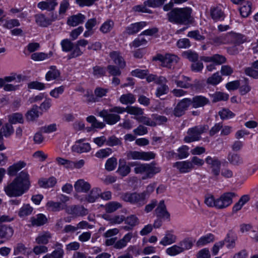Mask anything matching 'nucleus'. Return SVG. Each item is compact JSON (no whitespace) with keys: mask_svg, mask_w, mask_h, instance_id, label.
Returning <instances> with one entry per match:
<instances>
[{"mask_svg":"<svg viewBox=\"0 0 258 258\" xmlns=\"http://www.w3.org/2000/svg\"><path fill=\"white\" fill-rule=\"evenodd\" d=\"M24 166L25 164L23 162H17L9 167L8 174L13 176Z\"/></svg>","mask_w":258,"mask_h":258,"instance_id":"57","label":"nucleus"},{"mask_svg":"<svg viewBox=\"0 0 258 258\" xmlns=\"http://www.w3.org/2000/svg\"><path fill=\"white\" fill-rule=\"evenodd\" d=\"M107 69L109 74L113 77L120 76L121 74V68L118 66L109 64L107 67Z\"/></svg>","mask_w":258,"mask_h":258,"instance_id":"59","label":"nucleus"},{"mask_svg":"<svg viewBox=\"0 0 258 258\" xmlns=\"http://www.w3.org/2000/svg\"><path fill=\"white\" fill-rule=\"evenodd\" d=\"M115 106L108 109H103L98 113V116L103 118V121L108 125H114L121 119L120 114L113 110Z\"/></svg>","mask_w":258,"mask_h":258,"instance_id":"5","label":"nucleus"},{"mask_svg":"<svg viewBox=\"0 0 258 258\" xmlns=\"http://www.w3.org/2000/svg\"><path fill=\"white\" fill-rule=\"evenodd\" d=\"M165 253L169 256H175L182 253V248L179 246L178 244H174L167 248Z\"/></svg>","mask_w":258,"mask_h":258,"instance_id":"33","label":"nucleus"},{"mask_svg":"<svg viewBox=\"0 0 258 258\" xmlns=\"http://www.w3.org/2000/svg\"><path fill=\"white\" fill-rule=\"evenodd\" d=\"M214 240V236L211 233L206 234L201 237L197 241V244L199 246H204Z\"/></svg>","mask_w":258,"mask_h":258,"instance_id":"40","label":"nucleus"},{"mask_svg":"<svg viewBox=\"0 0 258 258\" xmlns=\"http://www.w3.org/2000/svg\"><path fill=\"white\" fill-rule=\"evenodd\" d=\"M65 205L59 202H56L53 201H48L46 204L47 210L52 212H58L65 208Z\"/></svg>","mask_w":258,"mask_h":258,"instance_id":"29","label":"nucleus"},{"mask_svg":"<svg viewBox=\"0 0 258 258\" xmlns=\"http://www.w3.org/2000/svg\"><path fill=\"white\" fill-rule=\"evenodd\" d=\"M244 74L254 79H258V60L251 63L250 67H246L244 69Z\"/></svg>","mask_w":258,"mask_h":258,"instance_id":"22","label":"nucleus"},{"mask_svg":"<svg viewBox=\"0 0 258 258\" xmlns=\"http://www.w3.org/2000/svg\"><path fill=\"white\" fill-rule=\"evenodd\" d=\"M183 80H175V83L178 87H180L184 89H188L191 87L192 85L188 82L187 81H189L190 79L188 77L184 76H182Z\"/></svg>","mask_w":258,"mask_h":258,"instance_id":"61","label":"nucleus"},{"mask_svg":"<svg viewBox=\"0 0 258 258\" xmlns=\"http://www.w3.org/2000/svg\"><path fill=\"white\" fill-rule=\"evenodd\" d=\"M156 154L153 152L131 151L127 153V157L130 159L149 161L154 159Z\"/></svg>","mask_w":258,"mask_h":258,"instance_id":"9","label":"nucleus"},{"mask_svg":"<svg viewBox=\"0 0 258 258\" xmlns=\"http://www.w3.org/2000/svg\"><path fill=\"white\" fill-rule=\"evenodd\" d=\"M50 17H47L43 13L37 14L34 15L35 23L41 27L46 28L52 25V23L58 20V15L56 13H49Z\"/></svg>","mask_w":258,"mask_h":258,"instance_id":"7","label":"nucleus"},{"mask_svg":"<svg viewBox=\"0 0 258 258\" xmlns=\"http://www.w3.org/2000/svg\"><path fill=\"white\" fill-rule=\"evenodd\" d=\"M222 81V78L218 73H214L211 77H209L206 83L208 85H212L216 86L221 83Z\"/></svg>","mask_w":258,"mask_h":258,"instance_id":"47","label":"nucleus"},{"mask_svg":"<svg viewBox=\"0 0 258 258\" xmlns=\"http://www.w3.org/2000/svg\"><path fill=\"white\" fill-rule=\"evenodd\" d=\"M188 150L189 147L186 145H182L179 147L177 150L178 152L177 153L178 159L181 160L186 158L189 155Z\"/></svg>","mask_w":258,"mask_h":258,"instance_id":"55","label":"nucleus"},{"mask_svg":"<svg viewBox=\"0 0 258 258\" xmlns=\"http://www.w3.org/2000/svg\"><path fill=\"white\" fill-rule=\"evenodd\" d=\"M50 238V234L49 232H45L40 234L36 238V241L38 244H47Z\"/></svg>","mask_w":258,"mask_h":258,"instance_id":"56","label":"nucleus"},{"mask_svg":"<svg viewBox=\"0 0 258 258\" xmlns=\"http://www.w3.org/2000/svg\"><path fill=\"white\" fill-rule=\"evenodd\" d=\"M101 191L99 188H93L86 200L89 203H93L100 197Z\"/></svg>","mask_w":258,"mask_h":258,"instance_id":"45","label":"nucleus"},{"mask_svg":"<svg viewBox=\"0 0 258 258\" xmlns=\"http://www.w3.org/2000/svg\"><path fill=\"white\" fill-rule=\"evenodd\" d=\"M251 9L252 3L246 1L239 10L241 17L244 18L248 17L252 13Z\"/></svg>","mask_w":258,"mask_h":258,"instance_id":"30","label":"nucleus"},{"mask_svg":"<svg viewBox=\"0 0 258 258\" xmlns=\"http://www.w3.org/2000/svg\"><path fill=\"white\" fill-rule=\"evenodd\" d=\"M146 25L147 23L144 21L132 23L125 28V32L128 35H134L140 32Z\"/></svg>","mask_w":258,"mask_h":258,"instance_id":"19","label":"nucleus"},{"mask_svg":"<svg viewBox=\"0 0 258 258\" xmlns=\"http://www.w3.org/2000/svg\"><path fill=\"white\" fill-rule=\"evenodd\" d=\"M187 36L198 41H203L206 38L204 35L200 33L199 30L189 31L187 34Z\"/></svg>","mask_w":258,"mask_h":258,"instance_id":"48","label":"nucleus"},{"mask_svg":"<svg viewBox=\"0 0 258 258\" xmlns=\"http://www.w3.org/2000/svg\"><path fill=\"white\" fill-rule=\"evenodd\" d=\"M24 121L23 114L20 112L13 113L9 116V121L11 124L23 123Z\"/></svg>","mask_w":258,"mask_h":258,"instance_id":"38","label":"nucleus"},{"mask_svg":"<svg viewBox=\"0 0 258 258\" xmlns=\"http://www.w3.org/2000/svg\"><path fill=\"white\" fill-rule=\"evenodd\" d=\"M218 114L220 118L223 120L233 118L235 116L234 113L231 111L229 109L225 108H223L222 110H220L218 112Z\"/></svg>","mask_w":258,"mask_h":258,"instance_id":"42","label":"nucleus"},{"mask_svg":"<svg viewBox=\"0 0 258 258\" xmlns=\"http://www.w3.org/2000/svg\"><path fill=\"white\" fill-rule=\"evenodd\" d=\"M85 16L81 13L72 16L68 19L67 24L72 26H76L83 23Z\"/></svg>","mask_w":258,"mask_h":258,"instance_id":"28","label":"nucleus"},{"mask_svg":"<svg viewBox=\"0 0 258 258\" xmlns=\"http://www.w3.org/2000/svg\"><path fill=\"white\" fill-rule=\"evenodd\" d=\"M176 46L179 48H188L191 46V43L188 38H181L176 42Z\"/></svg>","mask_w":258,"mask_h":258,"instance_id":"63","label":"nucleus"},{"mask_svg":"<svg viewBox=\"0 0 258 258\" xmlns=\"http://www.w3.org/2000/svg\"><path fill=\"white\" fill-rule=\"evenodd\" d=\"M88 43V40L84 39L78 40L76 43H75V49L73 50L71 53L67 55V59L70 60L81 56L83 54V52L80 49V46L85 47Z\"/></svg>","mask_w":258,"mask_h":258,"instance_id":"13","label":"nucleus"},{"mask_svg":"<svg viewBox=\"0 0 258 258\" xmlns=\"http://www.w3.org/2000/svg\"><path fill=\"white\" fill-rule=\"evenodd\" d=\"M192 9L190 7H176L166 14L168 21L178 25L190 26L194 22L191 16Z\"/></svg>","mask_w":258,"mask_h":258,"instance_id":"2","label":"nucleus"},{"mask_svg":"<svg viewBox=\"0 0 258 258\" xmlns=\"http://www.w3.org/2000/svg\"><path fill=\"white\" fill-rule=\"evenodd\" d=\"M119 101L122 104H132L136 101L135 96L131 93L121 95Z\"/></svg>","mask_w":258,"mask_h":258,"instance_id":"39","label":"nucleus"},{"mask_svg":"<svg viewBox=\"0 0 258 258\" xmlns=\"http://www.w3.org/2000/svg\"><path fill=\"white\" fill-rule=\"evenodd\" d=\"M177 240V236L173 230H167L164 236L160 240L159 244L164 246H166L175 243Z\"/></svg>","mask_w":258,"mask_h":258,"instance_id":"17","label":"nucleus"},{"mask_svg":"<svg viewBox=\"0 0 258 258\" xmlns=\"http://www.w3.org/2000/svg\"><path fill=\"white\" fill-rule=\"evenodd\" d=\"M113 110L117 112V114H123L126 112L131 115H140L144 113L143 110L141 108L133 106H127L126 108L121 106H115Z\"/></svg>","mask_w":258,"mask_h":258,"instance_id":"16","label":"nucleus"},{"mask_svg":"<svg viewBox=\"0 0 258 258\" xmlns=\"http://www.w3.org/2000/svg\"><path fill=\"white\" fill-rule=\"evenodd\" d=\"M122 199L127 202L138 205H143L145 203L144 198L141 194L126 193L122 196Z\"/></svg>","mask_w":258,"mask_h":258,"instance_id":"11","label":"nucleus"},{"mask_svg":"<svg viewBox=\"0 0 258 258\" xmlns=\"http://www.w3.org/2000/svg\"><path fill=\"white\" fill-rule=\"evenodd\" d=\"M202 165L201 162H175L174 167L180 172L186 173Z\"/></svg>","mask_w":258,"mask_h":258,"instance_id":"15","label":"nucleus"},{"mask_svg":"<svg viewBox=\"0 0 258 258\" xmlns=\"http://www.w3.org/2000/svg\"><path fill=\"white\" fill-rule=\"evenodd\" d=\"M30 186L29 173L25 171H22L11 183L5 187V191L9 197H19L28 191Z\"/></svg>","mask_w":258,"mask_h":258,"instance_id":"1","label":"nucleus"},{"mask_svg":"<svg viewBox=\"0 0 258 258\" xmlns=\"http://www.w3.org/2000/svg\"><path fill=\"white\" fill-rule=\"evenodd\" d=\"M209 129L207 124L195 125L189 127L187 131V135L183 138V142L185 143H191L201 140L202 135L206 133Z\"/></svg>","mask_w":258,"mask_h":258,"instance_id":"3","label":"nucleus"},{"mask_svg":"<svg viewBox=\"0 0 258 258\" xmlns=\"http://www.w3.org/2000/svg\"><path fill=\"white\" fill-rule=\"evenodd\" d=\"M190 105L192 108H198L203 107L210 103L209 99L203 95H196L190 98Z\"/></svg>","mask_w":258,"mask_h":258,"instance_id":"18","label":"nucleus"},{"mask_svg":"<svg viewBox=\"0 0 258 258\" xmlns=\"http://www.w3.org/2000/svg\"><path fill=\"white\" fill-rule=\"evenodd\" d=\"M182 56L191 62L197 61L199 58L198 54L191 50L184 51L182 53Z\"/></svg>","mask_w":258,"mask_h":258,"instance_id":"54","label":"nucleus"},{"mask_svg":"<svg viewBox=\"0 0 258 258\" xmlns=\"http://www.w3.org/2000/svg\"><path fill=\"white\" fill-rule=\"evenodd\" d=\"M50 254L52 258H62L64 255L62 245L60 243L56 244V248Z\"/></svg>","mask_w":258,"mask_h":258,"instance_id":"52","label":"nucleus"},{"mask_svg":"<svg viewBox=\"0 0 258 258\" xmlns=\"http://www.w3.org/2000/svg\"><path fill=\"white\" fill-rule=\"evenodd\" d=\"M130 167L126 164V162H119L118 172L122 176L127 175L130 172Z\"/></svg>","mask_w":258,"mask_h":258,"instance_id":"58","label":"nucleus"},{"mask_svg":"<svg viewBox=\"0 0 258 258\" xmlns=\"http://www.w3.org/2000/svg\"><path fill=\"white\" fill-rule=\"evenodd\" d=\"M156 213L157 216L164 219L169 220L170 214L167 211L164 201H161L156 210Z\"/></svg>","mask_w":258,"mask_h":258,"instance_id":"25","label":"nucleus"},{"mask_svg":"<svg viewBox=\"0 0 258 258\" xmlns=\"http://www.w3.org/2000/svg\"><path fill=\"white\" fill-rule=\"evenodd\" d=\"M31 220V223L33 225L41 226L46 222L47 218L44 215L39 214L36 217L32 218Z\"/></svg>","mask_w":258,"mask_h":258,"instance_id":"46","label":"nucleus"},{"mask_svg":"<svg viewBox=\"0 0 258 258\" xmlns=\"http://www.w3.org/2000/svg\"><path fill=\"white\" fill-rule=\"evenodd\" d=\"M179 60L177 55L169 53H166L164 55L161 53H157L153 56V61H159L161 62V66L171 69L172 67L176 64Z\"/></svg>","mask_w":258,"mask_h":258,"instance_id":"4","label":"nucleus"},{"mask_svg":"<svg viewBox=\"0 0 258 258\" xmlns=\"http://www.w3.org/2000/svg\"><path fill=\"white\" fill-rule=\"evenodd\" d=\"M33 208L28 204L23 205L18 212V215L22 218L31 215L33 212Z\"/></svg>","mask_w":258,"mask_h":258,"instance_id":"43","label":"nucleus"},{"mask_svg":"<svg viewBox=\"0 0 258 258\" xmlns=\"http://www.w3.org/2000/svg\"><path fill=\"white\" fill-rule=\"evenodd\" d=\"M132 237V233H127L121 239L117 241L115 243L114 247L117 249H120L125 247L127 245V243L131 240Z\"/></svg>","mask_w":258,"mask_h":258,"instance_id":"37","label":"nucleus"},{"mask_svg":"<svg viewBox=\"0 0 258 258\" xmlns=\"http://www.w3.org/2000/svg\"><path fill=\"white\" fill-rule=\"evenodd\" d=\"M111 153L112 150L110 148H107L100 149L95 153V156L98 158L103 159L108 157Z\"/></svg>","mask_w":258,"mask_h":258,"instance_id":"62","label":"nucleus"},{"mask_svg":"<svg viewBox=\"0 0 258 258\" xmlns=\"http://www.w3.org/2000/svg\"><path fill=\"white\" fill-rule=\"evenodd\" d=\"M249 197L247 195L242 196L238 202L233 207V212L235 213L241 210L242 207L249 201Z\"/></svg>","mask_w":258,"mask_h":258,"instance_id":"44","label":"nucleus"},{"mask_svg":"<svg viewBox=\"0 0 258 258\" xmlns=\"http://www.w3.org/2000/svg\"><path fill=\"white\" fill-rule=\"evenodd\" d=\"M64 209H65L67 213L74 216H83L87 213L86 209L83 208H80L76 206H65Z\"/></svg>","mask_w":258,"mask_h":258,"instance_id":"23","label":"nucleus"},{"mask_svg":"<svg viewBox=\"0 0 258 258\" xmlns=\"http://www.w3.org/2000/svg\"><path fill=\"white\" fill-rule=\"evenodd\" d=\"M160 171V168L155 166L154 164H140L135 168L136 173L143 175L142 179H143L151 178Z\"/></svg>","mask_w":258,"mask_h":258,"instance_id":"6","label":"nucleus"},{"mask_svg":"<svg viewBox=\"0 0 258 258\" xmlns=\"http://www.w3.org/2000/svg\"><path fill=\"white\" fill-rule=\"evenodd\" d=\"M125 223L128 225L127 229H130L138 225L139 224V220L136 216L131 215L126 218Z\"/></svg>","mask_w":258,"mask_h":258,"instance_id":"64","label":"nucleus"},{"mask_svg":"<svg viewBox=\"0 0 258 258\" xmlns=\"http://www.w3.org/2000/svg\"><path fill=\"white\" fill-rule=\"evenodd\" d=\"M61 50L63 52H71L73 50L75 49V44L70 39L66 38L62 39L60 42Z\"/></svg>","mask_w":258,"mask_h":258,"instance_id":"32","label":"nucleus"},{"mask_svg":"<svg viewBox=\"0 0 258 258\" xmlns=\"http://www.w3.org/2000/svg\"><path fill=\"white\" fill-rule=\"evenodd\" d=\"M40 187L47 188L52 187L56 183V179L54 177H50L48 178H41L38 181Z\"/></svg>","mask_w":258,"mask_h":258,"instance_id":"26","label":"nucleus"},{"mask_svg":"<svg viewBox=\"0 0 258 258\" xmlns=\"http://www.w3.org/2000/svg\"><path fill=\"white\" fill-rule=\"evenodd\" d=\"M39 117V111L36 105H34L33 107L27 111L25 114V117L28 121H34Z\"/></svg>","mask_w":258,"mask_h":258,"instance_id":"35","label":"nucleus"},{"mask_svg":"<svg viewBox=\"0 0 258 258\" xmlns=\"http://www.w3.org/2000/svg\"><path fill=\"white\" fill-rule=\"evenodd\" d=\"M167 0H147L144 4L151 8H158L162 6Z\"/></svg>","mask_w":258,"mask_h":258,"instance_id":"60","label":"nucleus"},{"mask_svg":"<svg viewBox=\"0 0 258 258\" xmlns=\"http://www.w3.org/2000/svg\"><path fill=\"white\" fill-rule=\"evenodd\" d=\"M27 87L29 89H34L39 91L45 89V84L37 81H34L29 82L27 84Z\"/></svg>","mask_w":258,"mask_h":258,"instance_id":"53","label":"nucleus"},{"mask_svg":"<svg viewBox=\"0 0 258 258\" xmlns=\"http://www.w3.org/2000/svg\"><path fill=\"white\" fill-rule=\"evenodd\" d=\"M210 12L211 19L214 22H222L226 16L222 8L219 6L212 7Z\"/></svg>","mask_w":258,"mask_h":258,"instance_id":"14","label":"nucleus"},{"mask_svg":"<svg viewBox=\"0 0 258 258\" xmlns=\"http://www.w3.org/2000/svg\"><path fill=\"white\" fill-rule=\"evenodd\" d=\"M189 101V98H184L180 100L173 109V115L178 117L183 115L190 105Z\"/></svg>","mask_w":258,"mask_h":258,"instance_id":"10","label":"nucleus"},{"mask_svg":"<svg viewBox=\"0 0 258 258\" xmlns=\"http://www.w3.org/2000/svg\"><path fill=\"white\" fill-rule=\"evenodd\" d=\"M114 26L113 20L108 19L105 21L100 26L99 30L103 34H107L110 32Z\"/></svg>","mask_w":258,"mask_h":258,"instance_id":"36","label":"nucleus"},{"mask_svg":"<svg viewBox=\"0 0 258 258\" xmlns=\"http://www.w3.org/2000/svg\"><path fill=\"white\" fill-rule=\"evenodd\" d=\"M148 72V69L141 70L140 69H136L132 70L130 74L133 77H135L140 79H145L147 75Z\"/></svg>","mask_w":258,"mask_h":258,"instance_id":"49","label":"nucleus"},{"mask_svg":"<svg viewBox=\"0 0 258 258\" xmlns=\"http://www.w3.org/2000/svg\"><path fill=\"white\" fill-rule=\"evenodd\" d=\"M242 79L240 80V86L239 87V92L241 96H244L249 93L251 89L249 85V80L246 77H241Z\"/></svg>","mask_w":258,"mask_h":258,"instance_id":"24","label":"nucleus"},{"mask_svg":"<svg viewBox=\"0 0 258 258\" xmlns=\"http://www.w3.org/2000/svg\"><path fill=\"white\" fill-rule=\"evenodd\" d=\"M236 197V194L233 192H227L223 194L219 198L216 199V208L218 209H224L233 202V199Z\"/></svg>","mask_w":258,"mask_h":258,"instance_id":"8","label":"nucleus"},{"mask_svg":"<svg viewBox=\"0 0 258 258\" xmlns=\"http://www.w3.org/2000/svg\"><path fill=\"white\" fill-rule=\"evenodd\" d=\"M122 199L127 202L138 205H143L145 203L144 198L141 194L126 193L122 196Z\"/></svg>","mask_w":258,"mask_h":258,"instance_id":"12","label":"nucleus"},{"mask_svg":"<svg viewBox=\"0 0 258 258\" xmlns=\"http://www.w3.org/2000/svg\"><path fill=\"white\" fill-rule=\"evenodd\" d=\"M109 57L113 62L121 69H123L126 66V62L119 51H112L109 53Z\"/></svg>","mask_w":258,"mask_h":258,"instance_id":"20","label":"nucleus"},{"mask_svg":"<svg viewBox=\"0 0 258 258\" xmlns=\"http://www.w3.org/2000/svg\"><path fill=\"white\" fill-rule=\"evenodd\" d=\"M74 187L77 192H85L90 189V185L83 179H79L75 182Z\"/></svg>","mask_w":258,"mask_h":258,"instance_id":"31","label":"nucleus"},{"mask_svg":"<svg viewBox=\"0 0 258 258\" xmlns=\"http://www.w3.org/2000/svg\"><path fill=\"white\" fill-rule=\"evenodd\" d=\"M49 70L45 74V78L47 81H50L56 79L60 75L59 70L57 69L56 66H51Z\"/></svg>","mask_w":258,"mask_h":258,"instance_id":"27","label":"nucleus"},{"mask_svg":"<svg viewBox=\"0 0 258 258\" xmlns=\"http://www.w3.org/2000/svg\"><path fill=\"white\" fill-rule=\"evenodd\" d=\"M91 149L90 144L88 143H81L73 147V150L79 153H87L91 150Z\"/></svg>","mask_w":258,"mask_h":258,"instance_id":"41","label":"nucleus"},{"mask_svg":"<svg viewBox=\"0 0 258 258\" xmlns=\"http://www.w3.org/2000/svg\"><path fill=\"white\" fill-rule=\"evenodd\" d=\"M229 94L221 92H216L213 95V102H217L221 101H226L228 100Z\"/></svg>","mask_w":258,"mask_h":258,"instance_id":"51","label":"nucleus"},{"mask_svg":"<svg viewBox=\"0 0 258 258\" xmlns=\"http://www.w3.org/2000/svg\"><path fill=\"white\" fill-rule=\"evenodd\" d=\"M14 233V230L12 227L6 226H0V238L10 239Z\"/></svg>","mask_w":258,"mask_h":258,"instance_id":"34","label":"nucleus"},{"mask_svg":"<svg viewBox=\"0 0 258 258\" xmlns=\"http://www.w3.org/2000/svg\"><path fill=\"white\" fill-rule=\"evenodd\" d=\"M93 75L97 78L103 77L106 75V69L105 67L95 66L93 67Z\"/></svg>","mask_w":258,"mask_h":258,"instance_id":"50","label":"nucleus"},{"mask_svg":"<svg viewBox=\"0 0 258 258\" xmlns=\"http://www.w3.org/2000/svg\"><path fill=\"white\" fill-rule=\"evenodd\" d=\"M57 5L58 3L56 0H47L39 2L37 4V7L41 11H47L51 13L53 12Z\"/></svg>","mask_w":258,"mask_h":258,"instance_id":"21","label":"nucleus"}]
</instances>
